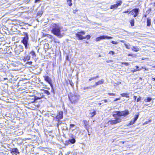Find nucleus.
Returning a JSON list of instances; mask_svg holds the SVG:
<instances>
[{"instance_id":"nucleus-1","label":"nucleus","mask_w":155,"mask_h":155,"mask_svg":"<svg viewBox=\"0 0 155 155\" xmlns=\"http://www.w3.org/2000/svg\"><path fill=\"white\" fill-rule=\"evenodd\" d=\"M85 32L83 30H81L80 31H78L75 34L76 37L79 40H82L84 39H87L88 40L91 38V36L89 35H86L85 36H83L85 34Z\"/></svg>"},{"instance_id":"nucleus-2","label":"nucleus","mask_w":155,"mask_h":155,"mask_svg":"<svg viewBox=\"0 0 155 155\" xmlns=\"http://www.w3.org/2000/svg\"><path fill=\"white\" fill-rule=\"evenodd\" d=\"M53 28L51 30L52 33L57 36H61V30L59 27L55 24H53Z\"/></svg>"},{"instance_id":"nucleus-3","label":"nucleus","mask_w":155,"mask_h":155,"mask_svg":"<svg viewBox=\"0 0 155 155\" xmlns=\"http://www.w3.org/2000/svg\"><path fill=\"white\" fill-rule=\"evenodd\" d=\"M115 114H113V116L114 117H116L117 116L118 117L120 116H126L129 114V112L128 110H126L122 111H117L114 112Z\"/></svg>"},{"instance_id":"nucleus-4","label":"nucleus","mask_w":155,"mask_h":155,"mask_svg":"<svg viewBox=\"0 0 155 155\" xmlns=\"http://www.w3.org/2000/svg\"><path fill=\"white\" fill-rule=\"evenodd\" d=\"M114 120L110 119L107 122V124L108 125H114L120 122L122 118L120 117H117Z\"/></svg>"},{"instance_id":"nucleus-5","label":"nucleus","mask_w":155,"mask_h":155,"mask_svg":"<svg viewBox=\"0 0 155 155\" xmlns=\"http://www.w3.org/2000/svg\"><path fill=\"white\" fill-rule=\"evenodd\" d=\"M28 37L27 34H26L25 36L23 37L21 41V43L24 45L25 48L27 49L28 48Z\"/></svg>"},{"instance_id":"nucleus-6","label":"nucleus","mask_w":155,"mask_h":155,"mask_svg":"<svg viewBox=\"0 0 155 155\" xmlns=\"http://www.w3.org/2000/svg\"><path fill=\"white\" fill-rule=\"evenodd\" d=\"M23 50V47L21 45H19L18 46H16L14 49V52L15 54L18 55L20 54L21 52Z\"/></svg>"},{"instance_id":"nucleus-7","label":"nucleus","mask_w":155,"mask_h":155,"mask_svg":"<svg viewBox=\"0 0 155 155\" xmlns=\"http://www.w3.org/2000/svg\"><path fill=\"white\" fill-rule=\"evenodd\" d=\"M122 4V1L121 0H118L117 2V4L111 5L110 7L111 9H114L117 8L118 6Z\"/></svg>"},{"instance_id":"nucleus-8","label":"nucleus","mask_w":155,"mask_h":155,"mask_svg":"<svg viewBox=\"0 0 155 155\" xmlns=\"http://www.w3.org/2000/svg\"><path fill=\"white\" fill-rule=\"evenodd\" d=\"M45 80L52 87V80L48 76H43Z\"/></svg>"},{"instance_id":"nucleus-9","label":"nucleus","mask_w":155,"mask_h":155,"mask_svg":"<svg viewBox=\"0 0 155 155\" xmlns=\"http://www.w3.org/2000/svg\"><path fill=\"white\" fill-rule=\"evenodd\" d=\"M112 38L113 37H111L103 35L97 37V41L104 39H112Z\"/></svg>"},{"instance_id":"nucleus-10","label":"nucleus","mask_w":155,"mask_h":155,"mask_svg":"<svg viewBox=\"0 0 155 155\" xmlns=\"http://www.w3.org/2000/svg\"><path fill=\"white\" fill-rule=\"evenodd\" d=\"M63 113L62 111L59 112L55 118L57 119H58V120L59 119H62L63 118Z\"/></svg>"},{"instance_id":"nucleus-11","label":"nucleus","mask_w":155,"mask_h":155,"mask_svg":"<svg viewBox=\"0 0 155 155\" xmlns=\"http://www.w3.org/2000/svg\"><path fill=\"white\" fill-rule=\"evenodd\" d=\"M10 152L12 154H19V152L17 148L12 149L10 150Z\"/></svg>"},{"instance_id":"nucleus-12","label":"nucleus","mask_w":155,"mask_h":155,"mask_svg":"<svg viewBox=\"0 0 155 155\" xmlns=\"http://www.w3.org/2000/svg\"><path fill=\"white\" fill-rule=\"evenodd\" d=\"M83 122L84 125V127L86 129L88 130L89 127V121L84 120L83 121Z\"/></svg>"},{"instance_id":"nucleus-13","label":"nucleus","mask_w":155,"mask_h":155,"mask_svg":"<svg viewBox=\"0 0 155 155\" xmlns=\"http://www.w3.org/2000/svg\"><path fill=\"white\" fill-rule=\"evenodd\" d=\"M138 9L137 8H134L133 9L132 11H130L129 14L131 13L132 15H134L135 14L138 13Z\"/></svg>"},{"instance_id":"nucleus-14","label":"nucleus","mask_w":155,"mask_h":155,"mask_svg":"<svg viewBox=\"0 0 155 155\" xmlns=\"http://www.w3.org/2000/svg\"><path fill=\"white\" fill-rule=\"evenodd\" d=\"M7 103H15V99H12L11 97H9V98L4 100Z\"/></svg>"},{"instance_id":"nucleus-15","label":"nucleus","mask_w":155,"mask_h":155,"mask_svg":"<svg viewBox=\"0 0 155 155\" xmlns=\"http://www.w3.org/2000/svg\"><path fill=\"white\" fill-rule=\"evenodd\" d=\"M131 50L133 51L137 52L139 51V48L137 46H133L131 49Z\"/></svg>"},{"instance_id":"nucleus-16","label":"nucleus","mask_w":155,"mask_h":155,"mask_svg":"<svg viewBox=\"0 0 155 155\" xmlns=\"http://www.w3.org/2000/svg\"><path fill=\"white\" fill-rule=\"evenodd\" d=\"M70 143L71 144H74L76 142L75 139L74 138H72L71 139H69Z\"/></svg>"},{"instance_id":"nucleus-17","label":"nucleus","mask_w":155,"mask_h":155,"mask_svg":"<svg viewBox=\"0 0 155 155\" xmlns=\"http://www.w3.org/2000/svg\"><path fill=\"white\" fill-rule=\"evenodd\" d=\"M30 54H31L33 58L35 57L36 56L35 52L33 50H32L30 52Z\"/></svg>"},{"instance_id":"nucleus-18","label":"nucleus","mask_w":155,"mask_h":155,"mask_svg":"<svg viewBox=\"0 0 155 155\" xmlns=\"http://www.w3.org/2000/svg\"><path fill=\"white\" fill-rule=\"evenodd\" d=\"M90 114L91 117H93L96 114V112L95 110H94L92 112H91V111Z\"/></svg>"},{"instance_id":"nucleus-19","label":"nucleus","mask_w":155,"mask_h":155,"mask_svg":"<svg viewBox=\"0 0 155 155\" xmlns=\"http://www.w3.org/2000/svg\"><path fill=\"white\" fill-rule=\"evenodd\" d=\"M67 3L69 6L71 7L72 5L71 0H67Z\"/></svg>"},{"instance_id":"nucleus-20","label":"nucleus","mask_w":155,"mask_h":155,"mask_svg":"<svg viewBox=\"0 0 155 155\" xmlns=\"http://www.w3.org/2000/svg\"><path fill=\"white\" fill-rule=\"evenodd\" d=\"M128 94L125 93H123L121 94L122 97H129V96L128 95Z\"/></svg>"},{"instance_id":"nucleus-21","label":"nucleus","mask_w":155,"mask_h":155,"mask_svg":"<svg viewBox=\"0 0 155 155\" xmlns=\"http://www.w3.org/2000/svg\"><path fill=\"white\" fill-rule=\"evenodd\" d=\"M151 24V21L149 19H147V25L148 26H150Z\"/></svg>"},{"instance_id":"nucleus-22","label":"nucleus","mask_w":155,"mask_h":155,"mask_svg":"<svg viewBox=\"0 0 155 155\" xmlns=\"http://www.w3.org/2000/svg\"><path fill=\"white\" fill-rule=\"evenodd\" d=\"M104 81L103 79H101L100 81H99L97 82V85L102 84L103 83Z\"/></svg>"},{"instance_id":"nucleus-23","label":"nucleus","mask_w":155,"mask_h":155,"mask_svg":"<svg viewBox=\"0 0 155 155\" xmlns=\"http://www.w3.org/2000/svg\"><path fill=\"white\" fill-rule=\"evenodd\" d=\"M130 23L131 25L132 26H133L134 25V19H131L130 21Z\"/></svg>"},{"instance_id":"nucleus-24","label":"nucleus","mask_w":155,"mask_h":155,"mask_svg":"<svg viewBox=\"0 0 155 155\" xmlns=\"http://www.w3.org/2000/svg\"><path fill=\"white\" fill-rule=\"evenodd\" d=\"M69 100H70V101H71V102L72 103H74L75 102H76V100H72L73 98V97H69Z\"/></svg>"},{"instance_id":"nucleus-25","label":"nucleus","mask_w":155,"mask_h":155,"mask_svg":"<svg viewBox=\"0 0 155 155\" xmlns=\"http://www.w3.org/2000/svg\"><path fill=\"white\" fill-rule=\"evenodd\" d=\"M124 45L125 46L126 48L128 49H130V45L129 44H124Z\"/></svg>"},{"instance_id":"nucleus-26","label":"nucleus","mask_w":155,"mask_h":155,"mask_svg":"<svg viewBox=\"0 0 155 155\" xmlns=\"http://www.w3.org/2000/svg\"><path fill=\"white\" fill-rule=\"evenodd\" d=\"M70 141H69V140H66L64 144L65 145H68L69 144H70Z\"/></svg>"},{"instance_id":"nucleus-27","label":"nucleus","mask_w":155,"mask_h":155,"mask_svg":"<svg viewBox=\"0 0 155 155\" xmlns=\"http://www.w3.org/2000/svg\"><path fill=\"white\" fill-rule=\"evenodd\" d=\"M139 117V115H135V117L134 118L133 120H134V121H136L137 119Z\"/></svg>"},{"instance_id":"nucleus-28","label":"nucleus","mask_w":155,"mask_h":155,"mask_svg":"<svg viewBox=\"0 0 155 155\" xmlns=\"http://www.w3.org/2000/svg\"><path fill=\"white\" fill-rule=\"evenodd\" d=\"M151 100V97H147L146 99H145V101L146 102H149Z\"/></svg>"},{"instance_id":"nucleus-29","label":"nucleus","mask_w":155,"mask_h":155,"mask_svg":"<svg viewBox=\"0 0 155 155\" xmlns=\"http://www.w3.org/2000/svg\"><path fill=\"white\" fill-rule=\"evenodd\" d=\"M42 97H35V99H34L33 101H32L31 102L33 103L35 102L36 100H37L38 99H41Z\"/></svg>"},{"instance_id":"nucleus-30","label":"nucleus","mask_w":155,"mask_h":155,"mask_svg":"<svg viewBox=\"0 0 155 155\" xmlns=\"http://www.w3.org/2000/svg\"><path fill=\"white\" fill-rule=\"evenodd\" d=\"M44 93L48 95L50 94V93L48 91L46 90H44Z\"/></svg>"},{"instance_id":"nucleus-31","label":"nucleus","mask_w":155,"mask_h":155,"mask_svg":"<svg viewBox=\"0 0 155 155\" xmlns=\"http://www.w3.org/2000/svg\"><path fill=\"white\" fill-rule=\"evenodd\" d=\"M135 121H134V120H132L130 123L129 124V125H132L133 124H134V123L135 122Z\"/></svg>"},{"instance_id":"nucleus-32","label":"nucleus","mask_w":155,"mask_h":155,"mask_svg":"<svg viewBox=\"0 0 155 155\" xmlns=\"http://www.w3.org/2000/svg\"><path fill=\"white\" fill-rule=\"evenodd\" d=\"M25 61L26 60H29L30 59V57L29 56L27 55L25 57Z\"/></svg>"},{"instance_id":"nucleus-33","label":"nucleus","mask_w":155,"mask_h":155,"mask_svg":"<svg viewBox=\"0 0 155 155\" xmlns=\"http://www.w3.org/2000/svg\"><path fill=\"white\" fill-rule=\"evenodd\" d=\"M121 64H124L126 66H128L129 64V63L127 62H122Z\"/></svg>"},{"instance_id":"nucleus-34","label":"nucleus","mask_w":155,"mask_h":155,"mask_svg":"<svg viewBox=\"0 0 155 155\" xmlns=\"http://www.w3.org/2000/svg\"><path fill=\"white\" fill-rule=\"evenodd\" d=\"M47 37H48L51 39H52L53 37V36L51 35L47 34Z\"/></svg>"},{"instance_id":"nucleus-35","label":"nucleus","mask_w":155,"mask_h":155,"mask_svg":"<svg viewBox=\"0 0 155 155\" xmlns=\"http://www.w3.org/2000/svg\"><path fill=\"white\" fill-rule=\"evenodd\" d=\"M108 94H109V96H117V95H116V94H114L113 93H108Z\"/></svg>"},{"instance_id":"nucleus-36","label":"nucleus","mask_w":155,"mask_h":155,"mask_svg":"<svg viewBox=\"0 0 155 155\" xmlns=\"http://www.w3.org/2000/svg\"><path fill=\"white\" fill-rule=\"evenodd\" d=\"M78 11V9H75L74 10H73V13L74 14H76V12Z\"/></svg>"},{"instance_id":"nucleus-37","label":"nucleus","mask_w":155,"mask_h":155,"mask_svg":"<svg viewBox=\"0 0 155 155\" xmlns=\"http://www.w3.org/2000/svg\"><path fill=\"white\" fill-rule=\"evenodd\" d=\"M142 69H139L138 70H132L131 71V72H133V73H134V72H135L137 71H140V70H141Z\"/></svg>"},{"instance_id":"nucleus-38","label":"nucleus","mask_w":155,"mask_h":155,"mask_svg":"<svg viewBox=\"0 0 155 155\" xmlns=\"http://www.w3.org/2000/svg\"><path fill=\"white\" fill-rule=\"evenodd\" d=\"M75 126V125L74 124H70V128H71L74 127Z\"/></svg>"},{"instance_id":"nucleus-39","label":"nucleus","mask_w":155,"mask_h":155,"mask_svg":"<svg viewBox=\"0 0 155 155\" xmlns=\"http://www.w3.org/2000/svg\"><path fill=\"white\" fill-rule=\"evenodd\" d=\"M111 43L113 44L116 45L117 44L118 42H117L113 41H111Z\"/></svg>"},{"instance_id":"nucleus-40","label":"nucleus","mask_w":155,"mask_h":155,"mask_svg":"<svg viewBox=\"0 0 155 155\" xmlns=\"http://www.w3.org/2000/svg\"><path fill=\"white\" fill-rule=\"evenodd\" d=\"M128 56H130L133 57H135L136 56V55L135 54H128Z\"/></svg>"},{"instance_id":"nucleus-41","label":"nucleus","mask_w":155,"mask_h":155,"mask_svg":"<svg viewBox=\"0 0 155 155\" xmlns=\"http://www.w3.org/2000/svg\"><path fill=\"white\" fill-rule=\"evenodd\" d=\"M109 54H112V55H113L114 54V52L113 51H110L109 52Z\"/></svg>"},{"instance_id":"nucleus-42","label":"nucleus","mask_w":155,"mask_h":155,"mask_svg":"<svg viewBox=\"0 0 155 155\" xmlns=\"http://www.w3.org/2000/svg\"><path fill=\"white\" fill-rule=\"evenodd\" d=\"M138 13H137L134 15V17L135 18L138 15Z\"/></svg>"},{"instance_id":"nucleus-43","label":"nucleus","mask_w":155,"mask_h":155,"mask_svg":"<svg viewBox=\"0 0 155 155\" xmlns=\"http://www.w3.org/2000/svg\"><path fill=\"white\" fill-rule=\"evenodd\" d=\"M32 61H29V62H28V64H29V65H31L32 64Z\"/></svg>"},{"instance_id":"nucleus-44","label":"nucleus","mask_w":155,"mask_h":155,"mask_svg":"<svg viewBox=\"0 0 155 155\" xmlns=\"http://www.w3.org/2000/svg\"><path fill=\"white\" fill-rule=\"evenodd\" d=\"M140 97H139V98L138 97L137 100V102H138L139 101H140Z\"/></svg>"},{"instance_id":"nucleus-45","label":"nucleus","mask_w":155,"mask_h":155,"mask_svg":"<svg viewBox=\"0 0 155 155\" xmlns=\"http://www.w3.org/2000/svg\"><path fill=\"white\" fill-rule=\"evenodd\" d=\"M90 88L89 87H84L83 88V89L85 90L87 89H88Z\"/></svg>"},{"instance_id":"nucleus-46","label":"nucleus","mask_w":155,"mask_h":155,"mask_svg":"<svg viewBox=\"0 0 155 155\" xmlns=\"http://www.w3.org/2000/svg\"><path fill=\"white\" fill-rule=\"evenodd\" d=\"M95 78H95V77H94H94H93V78H90V79H89V81H91V80H93V79H95Z\"/></svg>"},{"instance_id":"nucleus-47","label":"nucleus","mask_w":155,"mask_h":155,"mask_svg":"<svg viewBox=\"0 0 155 155\" xmlns=\"http://www.w3.org/2000/svg\"><path fill=\"white\" fill-rule=\"evenodd\" d=\"M130 11L128 9L127 10V11H125L123 13H127Z\"/></svg>"},{"instance_id":"nucleus-48","label":"nucleus","mask_w":155,"mask_h":155,"mask_svg":"<svg viewBox=\"0 0 155 155\" xmlns=\"http://www.w3.org/2000/svg\"><path fill=\"white\" fill-rule=\"evenodd\" d=\"M112 61H111V60H109V61H107L106 62L107 63H109V62H111Z\"/></svg>"},{"instance_id":"nucleus-49","label":"nucleus","mask_w":155,"mask_h":155,"mask_svg":"<svg viewBox=\"0 0 155 155\" xmlns=\"http://www.w3.org/2000/svg\"><path fill=\"white\" fill-rule=\"evenodd\" d=\"M152 79L153 81H155V78H152Z\"/></svg>"},{"instance_id":"nucleus-50","label":"nucleus","mask_w":155,"mask_h":155,"mask_svg":"<svg viewBox=\"0 0 155 155\" xmlns=\"http://www.w3.org/2000/svg\"><path fill=\"white\" fill-rule=\"evenodd\" d=\"M120 41L122 42H125L124 41V40L121 41Z\"/></svg>"},{"instance_id":"nucleus-51","label":"nucleus","mask_w":155,"mask_h":155,"mask_svg":"<svg viewBox=\"0 0 155 155\" xmlns=\"http://www.w3.org/2000/svg\"><path fill=\"white\" fill-rule=\"evenodd\" d=\"M103 101H104L105 102H106V101H106V100H104V101H102V102H103Z\"/></svg>"},{"instance_id":"nucleus-52","label":"nucleus","mask_w":155,"mask_h":155,"mask_svg":"<svg viewBox=\"0 0 155 155\" xmlns=\"http://www.w3.org/2000/svg\"><path fill=\"white\" fill-rule=\"evenodd\" d=\"M136 67L137 69H138L139 68V67L137 66H136Z\"/></svg>"},{"instance_id":"nucleus-53","label":"nucleus","mask_w":155,"mask_h":155,"mask_svg":"<svg viewBox=\"0 0 155 155\" xmlns=\"http://www.w3.org/2000/svg\"><path fill=\"white\" fill-rule=\"evenodd\" d=\"M101 103H98V104H99V105H101Z\"/></svg>"},{"instance_id":"nucleus-54","label":"nucleus","mask_w":155,"mask_h":155,"mask_svg":"<svg viewBox=\"0 0 155 155\" xmlns=\"http://www.w3.org/2000/svg\"><path fill=\"white\" fill-rule=\"evenodd\" d=\"M119 98H118V99H116V100H119Z\"/></svg>"},{"instance_id":"nucleus-55","label":"nucleus","mask_w":155,"mask_h":155,"mask_svg":"<svg viewBox=\"0 0 155 155\" xmlns=\"http://www.w3.org/2000/svg\"><path fill=\"white\" fill-rule=\"evenodd\" d=\"M147 124V122H145V123H144V124Z\"/></svg>"},{"instance_id":"nucleus-56","label":"nucleus","mask_w":155,"mask_h":155,"mask_svg":"<svg viewBox=\"0 0 155 155\" xmlns=\"http://www.w3.org/2000/svg\"><path fill=\"white\" fill-rule=\"evenodd\" d=\"M154 23L155 24V19L154 21Z\"/></svg>"},{"instance_id":"nucleus-57","label":"nucleus","mask_w":155,"mask_h":155,"mask_svg":"<svg viewBox=\"0 0 155 155\" xmlns=\"http://www.w3.org/2000/svg\"><path fill=\"white\" fill-rule=\"evenodd\" d=\"M134 97H136V96H134Z\"/></svg>"},{"instance_id":"nucleus-58","label":"nucleus","mask_w":155,"mask_h":155,"mask_svg":"<svg viewBox=\"0 0 155 155\" xmlns=\"http://www.w3.org/2000/svg\"><path fill=\"white\" fill-rule=\"evenodd\" d=\"M135 99H136V97H135Z\"/></svg>"},{"instance_id":"nucleus-59","label":"nucleus","mask_w":155,"mask_h":155,"mask_svg":"<svg viewBox=\"0 0 155 155\" xmlns=\"http://www.w3.org/2000/svg\"><path fill=\"white\" fill-rule=\"evenodd\" d=\"M154 5H155V3H154Z\"/></svg>"}]
</instances>
